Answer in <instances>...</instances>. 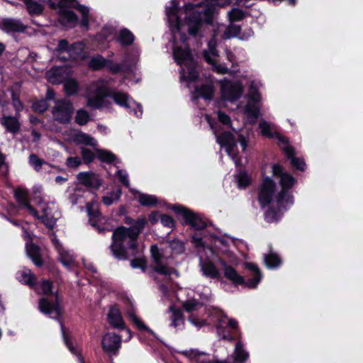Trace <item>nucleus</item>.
Listing matches in <instances>:
<instances>
[{
	"label": "nucleus",
	"instance_id": "1",
	"mask_svg": "<svg viewBox=\"0 0 363 363\" xmlns=\"http://www.w3.org/2000/svg\"><path fill=\"white\" fill-rule=\"evenodd\" d=\"M123 222L129 227L121 225L115 228L110 245L113 256L118 260H128L130 256L135 257L138 254V238L147 224L145 216L136 220L125 216Z\"/></svg>",
	"mask_w": 363,
	"mask_h": 363
},
{
	"label": "nucleus",
	"instance_id": "2",
	"mask_svg": "<svg viewBox=\"0 0 363 363\" xmlns=\"http://www.w3.org/2000/svg\"><path fill=\"white\" fill-rule=\"evenodd\" d=\"M53 281L45 278L41 279L38 288L41 290V293L45 296L51 295L54 297V301H50L48 298L43 297L39 299L38 308L40 311L55 319H60L62 315V310L60 306V297L59 291H53Z\"/></svg>",
	"mask_w": 363,
	"mask_h": 363
},
{
	"label": "nucleus",
	"instance_id": "3",
	"mask_svg": "<svg viewBox=\"0 0 363 363\" xmlns=\"http://www.w3.org/2000/svg\"><path fill=\"white\" fill-rule=\"evenodd\" d=\"M218 262L223 269L224 277L235 286H243L249 289H255L261 281L262 274L258 266L254 263H245V269L250 270L253 276V277L245 281L244 277L239 274L233 267L228 264L224 259L219 258Z\"/></svg>",
	"mask_w": 363,
	"mask_h": 363
},
{
	"label": "nucleus",
	"instance_id": "4",
	"mask_svg": "<svg viewBox=\"0 0 363 363\" xmlns=\"http://www.w3.org/2000/svg\"><path fill=\"white\" fill-rule=\"evenodd\" d=\"M272 173L274 177L279 178L281 191L277 195V202L279 203H293L294 196L290 190L296 183V179L290 173L286 172L284 167L279 163L272 164Z\"/></svg>",
	"mask_w": 363,
	"mask_h": 363
},
{
	"label": "nucleus",
	"instance_id": "5",
	"mask_svg": "<svg viewBox=\"0 0 363 363\" xmlns=\"http://www.w3.org/2000/svg\"><path fill=\"white\" fill-rule=\"evenodd\" d=\"M216 333L220 340L233 342L239 330L238 322L234 318H228L227 315L220 317L215 324Z\"/></svg>",
	"mask_w": 363,
	"mask_h": 363
},
{
	"label": "nucleus",
	"instance_id": "6",
	"mask_svg": "<svg viewBox=\"0 0 363 363\" xmlns=\"http://www.w3.org/2000/svg\"><path fill=\"white\" fill-rule=\"evenodd\" d=\"M171 209L177 215L182 216L186 225L195 230H202L207 227L206 221L202 216L180 204L172 205Z\"/></svg>",
	"mask_w": 363,
	"mask_h": 363
},
{
	"label": "nucleus",
	"instance_id": "7",
	"mask_svg": "<svg viewBox=\"0 0 363 363\" xmlns=\"http://www.w3.org/2000/svg\"><path fill=\"white\" fill-rule=\"evenodd\" d=\"M13 196L20 206L26 208L28 212L35 218L40 220L46 228L52 230L53 225L47 214L39 216L37 210L30 204L28 191L21 188H16L14 190Z\"/></svg>",
	"mask_w": 363,
	"mask_h": 363
},
{
	"label": "nucleus",
	"instance_id": "8",
	"mask_svg": "<svg viewBox=\"0 0 363 363\" xmlns=\"http://www.w3.org/2000/svg\"><path fill=\"white\" fill-rule=\"evenodd\" d=\"M230 0H204L199 3L203 9L199 11L202 20L207 26H213L214 18L218 14L219 10L230 4Z\"/></svg>",
	"mask_w": 363,
	"mask_h": 363
},
{
	"label": "nucleus",
	"instance_id": "9",
	"mask_svg": "<svg viewBox=\"0 0 363 363\" xmlns=\"http://www.w3.org/2000/svg\"><path fill=\"white\" fill-rule=\"evenodd\" d=\"M262 182L258 188V201L262 208L268 206L273 200L277 190L275 182L262 172Z\"/></svg>",
	"mask_w": 363,
	"mask_h": 363
},
{
	"label": "nucleus",
	"instance_id": "10",
	"mask_svg": "<svg viewBox=\"0 0 363 363\" xmlns=\"http://www.w3.org/2000/svg\"><path fill=\"white\" fill-rule=\"evenodd\" d=\"M73 104L67 99H58L55 101L52 113L56 121L60 124H67L70 122L74 113Z\"/></svg>",
	"mask_w": 363,
	"mask_h": 363
},
{
	"label": "nucleus",
	"instance_id": "11",
	"mask_svg": "<svg viewBox=\"0 0 363 363\" xmlns=\"http://www.w3.org/2000/svg\"><path fill=\"white\" fill-rule=\"evenodd\" d=\"M151 258L155 264L153 270L159 274L170 276L172 274H177V271L173 268L164 265L162 263L164 254L160 251L157 245L154 244L150 246Z\"/></svg>",
	"mask_w": 363,
	"mask_h": 363
},
{
	"label": "nucleus",
	"instance_id": "12",
	"mask_svg": "<svg viewBox=\"0 0 363 363\" xmlns=\"http://www.w3.org/2000/svg\"><path fill=\"white\" fill-rule=\"evenodd\" d=\"M107 320L109 325L116 329L124 330L128 335L126 341L130 340L132 338V331L130 328H127L122 317L121 312L118 306L115 304L110 307L107 314Z\"/></svg>",
	"mask_w": 363,
	"mask_h": 363
},
{
	"label": "nucleus",
	"instance_id": "13",
	"mask_svg": "<svg viewBox=\"0 0 363 363\" xmlns=\"http://www.w3.org/2000/svg\"><path fill=\"white\" fill-rule=\"evenodd\" d=\"M77 179L80 184L90 191H98L103 184L101 177L91 171L80 172L77 174Z\"/></svg>",
	"mask_w": 363,
	"mask_h": 363
},
{
	"label": "nucleus",
	"instance_id": "14",
	"mask_svg": "<svg viewBox=\"0 0 363 363\" xmlns=\"http://www.w3.org/2000/svg\"><path fill=\"white\" fill-rule=\"evenodd\" d=\"M187 33L193 38L202 37L201 28L205 24L199 11H193L185 17Z\"/></svg>",
	"mask_w": 363,
	"mask_h": 363
},
{
	"label": "nucleus",
	"instance_id": "15",
	"mask_svg": "<svg viewBox=\"0 0 363 363\" xmlns=\"http://www.w3.org/2000/svg\"><path fill=\"white\" fill-rule=\"evenodd\" d=\"M221 93L224 99L230 102H235L242 96L243 86L240 82H228L222 86Z\"/></svg>",
	"mask_w": 363,
	"mask_h": 363
},
{
	"label": "nucleus",
	"instance_id": "16",
	"mask_svg": "<svg viewBox=\"0 0 363 363\" xmlns=\"http://www.w3.org/2000/svg\"><path fill=\"white\" fill-rule=\"evenodd\" d=\"M59 23L69 28H75L79 23V17L75 12L69 9H57Z\"/></svg>",
	"mask_w": 363,
	"mask_h": 363
},
{
	"label": "nucleus",
	"instance_id": "17",
	"mask_svg": "<svg viewBox=\"0 0 363 363\" xmlns=\"http://www.w3.org/2000/svg\"><path fill=\"white\" fill-rule=\"evenodd\" d=\"M121 345V337L115 333L106 334L101 341V347L104 352L116 354Z\"/></svg>",
	"mask_w": 363,
	"mask_h": 363
},
{
	"label": "nucleus",
	"instance_id": "18",
	"mask_svg": "<svg viewBox=\"0 0 363 363\" xmlns=\"http://www.w3.org/2000/svg\"><path fill=\"white\" fill-rule=\"evenodd\" d=\"M0 28L6 33H23L26 26L20 20L7 18L1 21Z\"/></svg>",
	"mask_w": 363,
	"mask_h": 363
},
{
	"label": "nucleus",
	"instance_id": "19",
	"mask_svg": "<svg viewBox=\"0 0 363 363\" xmlns=\"http://www.w3.org/2000/svg\"><path fill=\"white\" fill-rule=\"evenodd\" d=\"M171 6L166 7L165 12L169 23H174L177 30H181L182 21L178 13L179 11V1L172 0Z\"/></svg>",
	"mask_w": 363,
	"mask_h": 363
},
{
	"label": "nucleus",
	"instance_id": "20",
	"mask_svg": "<svg viewBox=\"0 0 363 363\" xmlns=\"http://www.w3.org/2000/svg\"><path fill=\"white\" fill-rule=\"evenodd\" d=\"M217 143L221 146L225 147V151L228 155L233 152L237 142L234 135L230 131H224L217 136Z\"/></svg>",
	"mask_w": 363,
	"mask_h": 363
},
{
	"label": "nucleus",
	"instance_id": "21",
	"mask_svg": "<svg viewBox=\"0 0 363 363\" xmlns=\"http://www.w3.org/2000/svg\"><path fill=\"white\" fill-rule=\"evenodd\" d=\"M27 256L32 260L33 264L38 267H42L45 262L41 256L40 248L38 245L32 241L26 244Z\"/></svg>",
	"mask_w": 363,
	"mask_h": 363
},
{
	"label": "nucleus",
	"instance_id": "22",
	"mask_svg": "<svg viewBox=\"0 0 363 363\" xmlns=\"http://www.w3.org/2000/svg\"><path fill=\"white\" fill-rule=\"evenodd\" d=\"M200 266L203 276L212 279H221V272L212 261L202 260L200 262Z\"/></svg>",
	"mask_w": 363,
	"mask_h": 363
},
{
	"label": "nucleus",
	"instance_id": "23",
	"mask_svg": "<svg viewBox=\"0 0 363 363\" xmlns=\"http://www.w3.org/2000/svg\"><path fill=\"white\" fill-rule=\"evenodd\" d=\"M16 277L24 285L28 286L30 289H37V277L30 269L24 268L23 270L18 271L16 273Z\"/></svg>",
	"mask_w": 363,
	"mask_h": 363
},
{
	"label": "nucleus",
	"instance_id": "24",
	"mask_svg": "<svg viewBox=\"0 0 363 363\" xmlns=\"http://www.w3.org/2000/svg\"><path fill=\"white\" fill-rule=\"evenodd\" d=\"M173 54L175 60L179 65L183 64L185 61L191 64L194 63V57L189 45H186L185 48H174L173 50Z\"/></svg>",
	"mask_w": 363,
	"mask_h": 363
},
{
	"label": "nucleus",
	"instance_id": "25",
	"mask_svg": "<svg viewBox=\"0 0 363 363\" xmlns=\"http://www.w3.org/2000/svg\"><path fill=\"white\" fill-rule=\"evenodd\" d=\"M86 211L89 216V224L92 227L99 230V232H101L102 229L100 228L99 222L101 220L102 214L99 208L96 207L94 203L89 202L86 204Z\"/></svg>",
	"mask_w": 363,
	"mask_h": 363
},
{
	"label": "nucleus",
	"instance_id": "26",
	"mask_svg": "<svg viewBox=\"0 0 363 363\" xmlns=\"http://www.w3.org/2000/svg\"><path fill=\"white\" fill-rule=\"evenodd\" d=\"M135 38L133 33L128 28H124L120 30L116 40L124 47L132 45Z\"/></svg>",
	"mask_w": 363,
	"mask_h": 363
},
{
	"label": "nucleus",
	"instance_id": "27",
	"mask_svg": "<svg viewBox=\"0 0 363 363\" xmlns=\"http://www.w3.org/2000/svg\"><path fill=\"white\" fill-rule=\"evenodd\" d=\"M108 60L99 54L94 55L89 61V67L94 71L102 70L106 68Z\"/></svg>",
	"mask_w": 363,
	"mask_h": 363
},
{
	"label": "nucleus",
	"instance_id": "28",
	"mask_svg": "<svg viewBox=\"0 0 363 363\" xmlns=\"http://www.w3.org/2000/svg\"><path fill=\"white\" fill-rule=\"evenodd\" d=\"M1 124L6 128V130L11 133H17L20 130V123L18 120L13 116H4Z\"/></svg>",
	"mask_w": 363,
	"mask_h": 363
},
{
	"label": "nucleus",
	"instance_id": "29",
	"mask_svg": "<svg viewBox=\"0 0 363 363\" xmlns=\"http://www.w3.org/2000/svg\"><path fill=\"white\" fill-rule=\"evenodd\" d=\"M195 91L199 97L211 100L214 94V87L212 84H203L200 86H196Z\"/></svg>",
	"mask_w": 363,
	"mask_h": 363
},
{
	"label": "nucleus",
	"instance_id": "30",
	"mask_svg": "<svg viewBox=\"0 0 363 363\" xmlns=\"http://www.w3.org/2000/svg\"><path fill=\"white\" fill-rule=\"evenodd\" d=\"M185 354L189 357L194 359L196 363H230L227 359L225 360H210L206 359H201V356L204 354L203 352H199L197 350H191L189 352H185Z\"/></svg>",
	"mask_w": 363,
	"mask_h": 363
},
{
	"label": "nucleus",
	"instance_id": "31",
	"mask_svg": "<svg viewBox=\"0 0 363 363\" xmlns=\"http://www.w3.org/2000/svg\"><path fill=\"white\" fill-rule=\"evenodd\" d=\"M264 262L266 267L269 269L277 268L282 263L281 257L277 253L273 252H270L269 253L264 255Z\"/></svg>",
	"mask_w": 363,
	"mask_h": 363
},
{
	"label": "nucleus",
	"instance_id": "32",
	"mask_svg": "<svg viewBox=\"0 0 363 363\" xmlns=\"http://www.w3.org/2000/svg\"><path fill=\"white\" fill-rule=\"evenodd\" d=\"M78 5H81L77 0H59L57 3L50 2L49 6L52 9H75L78 11Z\"/></svg>",
	"mask_w": 363,
	"mask_h": 363
},
{
	"label": "nucleus",
	"instance_id": "33",
	"mask_svg": "<svg viewBox=\"0 0 363 363\" xmlns=\"http://www.w3.org/2000/svg\"><path fill=\"white\" fill-rule=\"evenodd\" d=\"M96 158L101 162L107 164H113L116 161V156L111 151L104 149H96Z\"/></svg>",
	"mask_w": 363,
	"mask_h": 363
},
{
	"label": "nucleus",
	"instance_id": "34",
	"mask_svg": "<svg viewBox=\"0 0 363 363\" xmlns=\"http://www.w3.org/2000/svg\"><path fill=\"white\" fill-rule=\"evenodd\" d=\"M64 90L67 96L77 95L79 90L77 81L74 79L67 80L64 84Z\"/></svg>",
	"mask_w": 363,
	"mask_h": 363
},
{
	"label": "nucleus",
	"instance_id": "35",
	"mask_svg": "<svg viewBox=\"0 0 363 363\" xmlns=\"http://www.w3.org/2000/svg\"><path fill=\"white\" fill-rule=\"evenodd\" d=\"M130 318L133 323V325L136 327V328L140 331H145L149 335L155 336V332L150 329L148 326H147L145 323L135 313H132L130 315Z\"/></svg>",
	"mask_w": 363,
	"mask_h": 363
},
{
	"label": "nucleus",
	"instance_id": "36",
	"mask_svg": "<svg viewBox=\"0 0 363 363\" xmlns=\"http://www.w3.org/2000/svg\"><path fill=\"white\" fill-rule=\"evenodd\" d=\"M138 201L141 206L153 207L157 204V198L154 195L140 193L138 196Z\"/></svg>",
	"mask_w": 363,
	"mask_h": 363
},
{
	"label": "nucleus",
	"instance_id": "37",
	"mask_svg": "<svg viewBox=\"0 0 363 363\" xmlns=\"http://www.w3.org/2000/svg\"><path fill=\"white\" fill-rule=\"evenodd\" d=\"M241 33V26L235 24H230L222 34V38L224 40L236 38Z\"/></svg>",
	"mask_w": 363,
	"mask_h": 363
},
{
	"label": "nucleus",
	"instance_id": "38",
	"mask_svg": "<svg viewBox=\"0 0 363 363\" xmlns=\"http://www.w3.org/2000/svg\"><path fill=\"white\" fill-rule=\"evenodd\" d=\"M78 11L82 14V19L79 20L78 24L81 28L88 30L89 28V9L84 5H78Z\"/></svg>",
	"mask_w": 363,
	"mask_h": 363
},
{
	"label": "nucleus",
	"instance_id": "39",
	"mask_svg": "<svg viewBox=\"0 0 363 363\" xmlns=\"http://www.w3.org/2000/svg\"><path fill=\"white\" fill-rule=\"evenodd\" d=\"M111 97L116 104L125 108H130L128 102V95L127 94L123 92H113Z\"/></svg>",
	"mask_w": 363,
	"mask_h": 363
},
{
	"label": "nucleus",
	"instance_id": "40",
	"mask_svg": "<svg viewBox=\"0 0 363 363\" xmlns=\"http://www.w3.org/2000/svg\"><path fill=\"white\" fill-rule=\"evenodd\" d=\"M228 16L231 23L237 22L243 20L246 16V13L240 9L233 8L228 11Z\"/></svg>",
	"mask_w": 363,
	"mask_h": 363
},
{
	"label": "nucleus",
	"instance_id": "41",
	"mask_svg": "<svg viewBox=\"0 0 363 363\" xmlns=\"http://www.w3.org/2000/svg\"><path fill=\"white\" fill-rule=\"evenodd\" d=\"M110 104V101H105L104 99L98 98L95 96L94 97L89 98L87 101V105L93 109H100L104 106L107 107Z\"/></svg>",
	"mask_w": 363,
	"mask_h": 363
},
{
	"label": "nucleus",
	"instance_id": "42",
	"mask_svg": "<svg viewBox=\"0 0 363 363\" xmlns=\"http://www.w3.org/2000/svg\"><path fill=\"white\" fill-rule=\"evenodd\" d=\"M74 140L77 144H83L90 146L96 145L95 139L90 136L89 135L84 133H80L78 135H77Z\"/></svg>",
	"mask_w": 363,
	"mask_h": 363
},
{
	"label": "nucleus",
	"instance_id": "43",
	"mask_svg": "<svg viewBox=\"0 0 363 363\" xmlns=\"http://www.w3.org/2000/svg\"><path fill=\"white\" fill-rule=\"evenodd\" d=\"M199 77V74L194 66V63H189L187 67V74L183 75L182 78L189 82H194L198 80Z\"/></svg>",
	"mask_w": 363,
	"mask_h": 363
},
{
	"label": "nucleus",
	"instance_id": "44",
	"mask_svg": "<svg viewBox=\"0 0 363 363\" xmlns=\"http://www.w3.org/2000/svg\"><path fill=\"white\" fill-rule=\"evenodd\" d=\"M170 309L172 311V325L174 327H177L180 325V323H184L183 313L179 308L174 307H171Z\"/></svg>",
	"mask_w": 363,
	"mask_h": 363
},
{
	"label": "nucleus",
	"instance_id": "45",
	"mask_svg": "<svg viewBox=\"0 0 363 363\" xmlns=\"http://www.w3.org/2000/svg\"><path fill=\"white\" fill-rule=\"evenodd\" d=\"M90 120V115L85 109H79L75 116V122L79 125H86Z\"/></svg>",
	"mask_w": 363,
	"mask_h": 363
},
{
	"label": "nucleus",
	"instance_id": "46",
	"mask_svg": "<svg viewBox=\"0 0 363 363\" xmlns=\"http://www.w3.org/2000/svg\"><path fill=\"white\" fill-rule=\"evenodd\" d=\"M259 128L262 135L269 139L274 138L275 131H272L270 124L267 121L264 120L261 121L259 123Z\"/></svg>",
	"mask_w": 363,
	"mask_h": 363
},
{
	"label": "nucleus",
	"instance_id": "47",
	"mask_svg": "<svg viewBox=\"0 0 363 363\" xmlns=\"http://www.w3.org/2000/svg\"><path fill=\"white\" fill-rule=\"evenodd\" d=\"M81 155L83 162L86 164H89L94 162V159L96 157V153L91 150L89 148L81 147Z\"/></svg>",
	"mask_w": 363,
	"mask_h": 363
},
{
	"label": "nucleus",
	"instance_id": "48",
	"mask_svg": "<svg viewBox=\"0 0 363 363\" xmlns=\"http://www.w3.org/2000/svg\"><path fill=\"white\" fill-rule=\"evenodd\" d=\"M106 68L113 74L122 73L125 71V65L123 63L114 62L112 60H108Z\"/></svg>",
	"mask_w": 363,
	"mask_h": 363
},
{
	"label": "nucleus",
	"instance_id": "49",
	"mask_svg": "<svg viewBox=\"0 0 363 363\" xmlns=\"http://www.w3.org/2000/svg\"><path fill=\"white\" fill-rule=\"evenodd\" d=\"M248 357V353L243 350L240 343H237L235 351V361L238 363H244Z\"/></svg>",
	"mask_w": 363,
	"mask_h": 363
},
{
	"label": "nucleus",
	"instance_id": "50",
	"mask_svg": "<svg viewBox=\"0 0 363 363\" xmlns=\"http://www.w3.org/2000/svg\"><path fill=\"white\" fill-rule=\"evenodd\" d=\"M238 185L240 189H246L248 187L251 183L252 180L251 178L248 176L246 172H240L238 177Z\"/></svg>",
	"mask_w": 363,
	"mask_h": 363
},
{
	"label": "nucleus",
	"instance_id": "51",
	"mask_svg": "<svg viewBox=\"0 0 363 363\" xmlns=\"http://www.w3.org/2000/svg\"><path fill=\"white\" fill-rule=\"evenodd\" d=\"M245 111L247 113L249 118H252L250 123H255L259 116V108L256 105H247L246 106Z\"/></svg>",
	"mask_w": 363,
	"mask_h": 363
},
{
	"label": "nucleus",
	"instance_id": "52",
	"mask_svg": "<svg viewBox=\"0 0 363 363\" xmlns=\"http://www.w3.org/2000/svg\"><path fill=\"white\" fill-rule=\"evenodd\" d=\"M75 45H70L67 40L62 39L60 40L57 44V47L55 50L57 52H68L71 53L72 50L74 48Z\"/></svg>",
	"mask_w": 363,
	"mask_h": 363
},
{
	"label": "nucleus",
	"instance_id": "53",
	"mask_svg": "<svg viewBox=\"0 0 363 363\" xmlns=\"http://www.w3.org/2000/svg\"><path fill=\"white\" fill-rule=\"evenodd\" d=\"M121 190L117 189L116 191H112L111 196H105L102 198V202L105 206H111L114 201L118 200L121 196Z\"/></svg>",
	"mask_w": 363,
	"mask_h": 363
},
{
	"label": "nucleus",
	"instance_id": "54",
	"mask_svg": "<svg viewBox=\"0 0 363 363\" xmlns=\"http://www.w3.org/2000/svg\"><path fill=\"white\" fill-rule=\"evenodd\" d=\"M130 266L133 269H140L145 272L147 268V259L145 257H135L130 260Z\"/></svg>",
	"mask_w": 363,
	"mask_h": 363
},
{
	"label": "nucleus",
	"instance_id": "55",
	"mask_svg": "<svg viewBox=\"0 0 363 363\" xmlns=\"http://www.w3.org/2000/svg\"><path fill=\"white\" fill-rule=\"evenodd\" d=\"M169 247L176 254H182L184 252L185 250L184 242L179 239H174L170 241Z\"/></svg>",
	"mask_w": 363,
	"mask_h": 363
},
{
	"label": "nucleus",
	"instance_id": "56",
	"mask_svg": "<svg viewBox=\"0 0 363 363\" xmlns=\"http://www.w3.org/2000/svg\"><path fill=\"white\" fill-rule=\"evenodd\" d=\"M113 91L106 86H98L95 90V96L104 99L106 97H111Z\"/></svg>",
	"mask_w": 363,
	"mask_h": 363
},
{
	"label": "nucleus",
	"instance_id": "57",
	"mask_svg": "<svg viewBox=\"0 0 363 363\" xmlns=\"http://www.w3.org/2000/svg\"><path fill=\"white\" fill-rule=\"evenodd\" d=\"M32 108L36 113H43L48 110V104L46 100H39L33 104Z\"/></svg>",
	"mask_w": 363,
	"mask_h": 363
},
{
	"label": "nucleus",
	"instance_id": "58",
	"mask_svg": "<svg viewBox=\"0 0 363 363\" xmlns=\"http://www.w3.org/2000/svg\"><path fill=\"white\" fill-rule=\"evenodd\" d=\"M61 330L63 337V340L65 344V345L67 347L69 350L72 353L76 354L77 353V351L76 348L73 346L72 342L70 339V337L66 334L64 325L61 323Z\"/></svg>",
	"mask_w": 363,
	"mask_h": 363
},
{
	"label": "nucleus",
	"instance_id": "59",
	"mask_svg": "<svg viewBox=\"0 0 363 363\" xmlns=\"http://www.w3.org/2000/svg\"><path fill=\"white\" fill-rule=\"evenodd\" d=\"M250 100L255 104L259 103L261 100V95L255 85L252 84L249 89Z\"/></svg>",
	"mask_w": 363,
	"mask_h": 363
},
{
	"label": "nucleus",
	"instance_id": "60",
	"mask_svg": "<svg viewBox=\"0 0 363 363\" xmlns=\"http://www.w3.org/2000/svg\"><path fill=\"white\" fill-rule=\"evenodd\" d=\"M199 305L200 303L195 299L187 300L183 303V308L186 312L191 313L197 310Z\"/></svg>",
	"mask_w": 363,
	"mask_h": 363
},
{
	"label": "nucleus",
	"instance_id": "61",
	"mask_svg": "<svg viewBox=\"0 0 363 363\" xmlns=\"http://www.w3.org/2000/svg\"><path fill=\"white\" fill-rule=\"evenodd\" d=\"M29 162L36 171H39L44 162L43 160L40 159L38 155L30 154L29 156Z\"/></svg>",
	"mask_w": 363,
	"mask_h": 363
},
{
	"label": "nucleus",
	"instance_id": "62",
	"mask_svg": "<svg viewBox=\"0 0 363 363\" xmlns=\"http://www.w3.org/2000/svg\"><path fill=\"white\" fill-rule=\"evenodd\" d=\"M161 223L164 227L172 228L175 226L174 219L168 214H162L160 216Z\"/></svg>",
	"mask_w": 363,
	"mask_h": 363
},
{
	"label": "nucleus",
	"instance_id": "63",
	"mask_svg": "<svg viewBox=\"0 0 363 363\" xmlns=\"http://www.w3.org/2000/svg\"><path fill=\"white\" fill-rule=\"evenodd\" d=\"M59 260L65 267H70L73 262V260L69 254L64 250L60 252Z\"/></svg>",
	"mask_w": 363,
	"mask_h": 363
},
{
	"label": "nucleus",
	"instance_id": "64",
	"mask_svg": "<svg viewBox=\"0 0 363 363\" xmlns=\"http://www.w3.org/2000/svg\"><path fill=\"white\" fill-rule=\"evenodd\" d=\"M82 164V160L79 157H68L66 160V165L71 169L77 168Z\"/></svg>",
	"mask_w": 363,
	"mask_h": 363
}]
</instances>
